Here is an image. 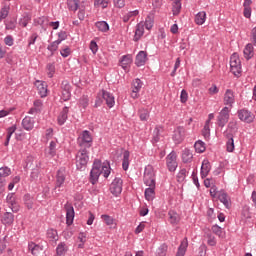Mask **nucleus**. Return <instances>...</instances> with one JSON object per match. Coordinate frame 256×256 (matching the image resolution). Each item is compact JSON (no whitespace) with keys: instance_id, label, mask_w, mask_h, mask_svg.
I'll return each instance as SVG.
<instances>
[{"instance_id":"nucleus-10","label":"nucleus","mask_w":256,"mask_h":256,"mask_svg":"<svg viewBox=\"0 0 256 256\" xmlns=\"http://www.w3.org/2000/svg\"><path fill=\"white\" fill-rule=\"evenodd\" d=\"M238 117L244 123H253V121L255 119V115L247 109L239 110L238 111Z\"/></svg>"},{"instance_id":"nucleus-23","label":"nucleus","mask_w":256,"mask_h":256,"mask_svg":"<svg viewBox=\"0 0 256 256\" xmlns=\"http://www.w3.org/2000/svg\"><path fill=\"white\" fill-rule=\"evenodd\" d=\"M210 172H211V163L209 160L205 159L203 160L201 165V171H200L201 178L205 179Z\"/></svg>"},{"instance_id":"nucleus-14","label":"nucleus","mask_w":256,"mask_h":256,"mask_svg":"<svg viewBox=\"0 0 256 256\" xmlns=\"http://www.w3.org/2000/svg\"><path fill=\"white\" fill-rule=\"evenodd\" d=\"M185 138V128L183 126H178L174 130L173 140L176 144H181Z\"/></svg>"},{"instance_id":"nucleus-29","label":"nucleus","mask_w":256,"mask_h":256,"mask_svg":"<svg viewBox=\"0 0 256 256\" xmlns=\"http://www.w3.org/2000/svg\"><path fill=\"white\" fill-rule=\"evenodd\" d=\"M254 46L252 43L246 44L244 48V57L247 61L251 60L254 57Z\"/></svg>"},{"instance_id":"nucleus-43","label":"nucleus","mask_w":256,"mask_h":256,"mask_svg":"<svg viewBox=\"0 0 256 256\" xmlns=\"http://www.w3.org/2000/svg\"><path fill=\"white\" fill-rule=\"evenodd\" d=\"M144 23V27L147 29V30H151L153 25H154V16L153 14H149V16H147L145 22Z\"/></svg>"},{"instance_id":"nucleus-21","label":"nucleus","mask_w":256,"mask_h":256,"mask_svg":"<svg viewBox=\"0 0 256 256\" xmlns=\"http://www.w3.org/2000/svg\"><path fill=\"white\" fill-rule=\"evenodd\" d=\"M133 63V58L131 55H123L120 59V66L124 71H128Z\"/></svg>"},{"instance_id":"nucleus-61","label":"nucleus","mask_w":256,"mask_h":256,"mask_svg":"<svg viewBox=\"0 0 256 256\" xmlns=\"http://www.w3.org/2000/svg\"><path fill=\"white\" fill-rule=\"evenodd\" d=\"M208 92L210 95H215L219 92V89L217 88V84H212L210 88L208 89Z\"/></svg>"},{"instance_id":"nucleus-62","label":"nucleus","mask_w":256,"mask_h":256,"mask_svg":"<svg viewBox=\"0 0 256 256\" xmlns=\"http://www.w3.org/2000/svg\"><path fill=\"white\" fill-rule=\"evenodd\" d=\"M250 40H252V44L256 47V27H254L250 33Z\"/></svg>"},{"instance_id":"nucleus-52","label":"nucleus","mask_w":256,"mask_h":256,"mask_svg":"<svg viewBox=\"0 0 256 256\" xmlns=\"http://www.w3.org/2000/svg\"><path fill=\"white\" fill-rule=\"evenodd\" d=\"M95 7L105 9L109 5V0H94Z\"/></svg>"},{"instance_id":"nucleus-20","label":"nucleus","mask_w":256,"mask_h":256,"mask_svg":"<svg viewBox=\"0 0 256 256\" xmlns=\"http://www.w3.org/2000/svg\"><path fill=\"white\" fill-rule=\"evenodd\" d=\"M47 240L52 244H57L59 241L58 231L54 228H49L46 232Z\"/></svg>"},{"instance_id":"nucleus-50","label":"nucleus","mask_w":256,"mask_h":256,"mask_svg":"<svg viewBox=\"0 0 256 256\" xmlns=\"http://www.w3.org/2000/svg\"><path fill=\"white\" fill-rule=\"evenodd\" d=\"M139 15V10H132L131 12H127L123 16V22L127 23L132 17H136Z\"/></svg>"},{"instance_id":"nucleus-49","label":"nucleus","mask_w":256,"mask_h":256,"mask_svg":"<svg viewBox=\"0 0 256 256\" xmlns=\"http://www.w3.org/2000/svg\"><path fill=\"white\" fill-rule=\"evenodd\" d=\"M68 9L71 11H77L79 7V0H67Z\"/></svg>"},{"instance_id":"nucleus-34","label":"nucleus","mask_w":256,"mask_h":256,"mask_svg":"<svg viewBox=\"0 0 256 256\" xmlns=\"http://www.w3.org/2000/svg\"><path fill=\"white\" fill-rule=\"evenodd\" d=\"M194 149L196 153H204L206 151V143L202 140H197L194 143Z\"/></svg>"},{"instance_id":"nucleus-12","label":"nucleus","mask_w":256,"mask_h":256,"mask_svg":"<svg viewBox=\"0 0 256 256\" xmlns=\"http://www.w3.org/2000/svg\"><path fill=\"white\" fill-rule=\"evenodd\" d=\"M167 167H168L170 172H175L176 171V169L178 167V163H177V154L175 153V151H172L167 156Z\"/></svg>"},{"instance_id":"nucleus-39","label":"nucleus","mask_w":256,"mask_h":256,"mask_svg":"<svg viewBox=\"0 0 256 256\" xmlns=\"http://www.w3.org/2000/svg\"><path fill=\"white\" fill-rule=\"evenodd\" d=\"M56 153H57V142L56 141H51L49 146H48L47 154L50 157H55Z\"/></svg>"},{"instance_id":"nucleus-63","label":"nucleus","mask_w":256,"mask_h":256,"mask_svg":"<svg viewBox=\"0 0 256 256\" xmlns=\"http://www.w3.org/2000/svg\"><path fill=\"white\" fill-rule=\"evenodd\" d=\"M167 253V247L166 246H161L158 251L156 256H166Z\"/></svg>"},{"instance_id":"nucleus-56","label":"nucleus","mask_w":256,"mask_h":256,"mask_svg":"<svg viewBox=\"0 0 256 256\" xmlns=\"http://www.w3.org/2000/svg\"><path fill=\"white\" fill-rule=\"evenodd\" d=\"M187 170L186 169H181L180 172H178V181L182 182L185 180V178L187 177Z\"/></svg>"},{"instance_id":"nucleus-47","label":"nucleus","mask_w":256,"mask_h":256,"mask_svg":"<svg viewBox=\"0 0 256 256\" xmlns=\"http://www.w3.org/2000/svg\"><path fill=\"white\" fill-rule=\"evenodd\" d=\"M202 135L205 139L210 138L211 129H210V121H206L204 128L202 130Z\"/></svg>"},{"instance_id":"nucleus-57","label":"nucleus","mask_w":256,"mask_h":256,"mask_svg":"<svg viewBox=\"0 0 256 256\" xmlns=\"http://www.w3.org/2000/svg\"><path fill=\"white\" fill-rule=\"evenodd\" d=\"M9 10H10V7L8 5H5L4 7H2L0 10L1 17L6 19V17L9 14Z\"/></svg>"},{"instance_id":"nucleus-46","label":"nucleus","mask_w":256,"mask_h":256,"mask_svg":"<svg viewBox=\"0 0 256 256\" xmlns=\"http://www.w3.org/2000/svg\"><path fill=\"white\" fill-rule=\"evenodd\" d=\"M138 115H139L140 121H148L149 116H150L149 111L144 108H142L138 111Z\"/></svg>"},{"instance_id":"nucleus-51","label":"nucleus","mask_w":256,"mask_h":256,"mask_svg":"<svg viewBox=\"0 0 256 256\" xmlns=\"http://www.w3.org/2000/svg\"><path fill=\"white\" fill-rule=\"evenodd\" d=\"M212 232L215 235H217L219 238H224L223 230L219 225L217 224L212 225Z\"/></svg>"},{"instance_id":"nucleus-32","label":"nucleus","mask_w":256,"mask_h":256,"mask_svg":"<svg viewBox=\"0 0 256 256\" xmlns=\"http://www.w3.org/2000/svg\"><path fill=\"white\" fill-rule=\"evenodd\" d=\"M188 248V240L183 239L180 243V247H178V252H176V256H185Z\"/></svg>"},{"instance_id":"nucleus-18","label":"nucleus","mask_w":256,"mask_h":256,"mask_svg":"<svg viewBox=\"0 0 256 256\" xmlns=\"http://www.w3.org/2000/svg\"><path fill=\"white\" fill-rule=\"evenodd\" d=\"M65 210H66V224L68 226H71V225H73L74 216H75L73 205L66 204Z\"/></svg>"},{"instance_id":"nucleus-1","label":"nucleus","mask_w":256,"mask_h":256,"mask_svg":"<svg viewBox=\"0 0 256 256\" xmlns=\"http://www.w3.org/2000/svg\"><path fill=\"white\" fill-rule=\"evenodd\" d=\"M143 181L149 188L145 189L144 195L148 202H152L155 199V188H156V176L154 168L148 165L144 170Z\"/></svg>"},{"instance_id":"nucleus-42","label":"nucleus","mask_w":256,"mask_h":256,"mask_svg":"<svg viewBox=\"0 0 256 256\" xmlns=\"http://www.w3.org/2000/svg\"><path fill=\"white\" fill-rule=\"evenodd\" d=\"M16 129H17V128H16V125H13V126H11V127H9V128L7 129L6 141H5V143H4V145H5L6 147L9 145V141H10L12 135L16 132Z\"/></svg>"},{"instance_id":"nucleus-27","label":"nucleus","mask_w":256,"mask_h":256,"mask_svg":"<svg viewBox=\"0 0 256 256\" xmlns=\"http://www.w3.org/2000/svg\"><path fill=\"white\" fill-rule=\"evenodd\" d=\"M35 125V120L34 118H31L29 116H26L23 121H22V127L26 131H32Z\"/></svg>"},{"instance_id":"nucleus-15","label":"nucleus","mask_w":256,"mask_h":256,"mask_svg":"<svg viewBox=\"0 0 256 256\" xmlns=\"http://www.w3.org/2000/svg\"><path fill=\"white\" fill-rule=\"evenodd\" d=\"M34 85L36 86L38 94L41 98L47 97V94H48L47 82H42L41 80H36Z\"/></svg>"},{"instance_id":"nucleus-6","label":"nucleus","mask_w":256,"mask_h":256,"mask_svg":"<svg viewBox=\"0 0 256 256\" xmlns=\"http://www.w3.org/2000/svg\"><path fill=\"white\" fill-rule=\"evenodd\" d=\"M230 68L234 76L240 77L242 73L241 60L237 53L232 54L230 57Z\"/></svg>"},{"instance_id":"nucleus-38","label":"nucleus","mask_w":256,"mask_h":256,"mask_svg":"<svg viewBox=\"0 0 256 256\" xmlns=\"http://www.w3.org/2000/svg\"><path fill=\"white\" fill-rule=\"evenodd\" d=\"M62 88L64 89L63 95H66L65 100H69V98L71 97V86L69 82H67V80H64L62 82Z\"/></svg>"},{"instance_id":"nucleus-40","label":"nucleus","mask_w":256,"mask_h":256,"mask_svg":"<svg viewBox=\"0 0 256 256\" xmlns=\"http://www.w3.org/2000/svg\"><path fill=\"white\" fill-rule=\"evenodd\" d=\"M60 44H61L60 41L55 40L54 42L50 43V44L47 46V50L50 51L51 56H54L55 51H58Z\"/></svg>"},{"instance_id":"nucleus-55","label":"nucleus","mask_w":256,"mask_h":256,"mask_svg":"<svg viewBox=\"0 0 256 256\" xmlns=\"http://www.w3.org/2000/svg\"><path fill=\"white\" fill-rule=\"evenodd\" d=\"M88 105H89V98H88V96L81 97L80 100H79V106L83 107L84 109H86Z\"/></svg>"},{"instance_id":"nucleus-60","label":"nucleus","mask_w":256,"mask_h":256,"mask_svg":"<svg viewBox=\"0 0 256 256\" xmlns=\"http://www.w3.org/2000/svg\"><path fill=\"white\" fill-rule=\"evenodd\" d=\"M4 42L6 45H8V47H12V45L14 44V39L11 35H8L5 37Z\"/></svg>"},{"instance_id":"nucleus-24","label":"nucleus","mask_w":256,"mask_h":256,"mask_svg":"<svg viewBox=\"0 0 256 256\" xmlns=\"http://www.w3.org/2000/svg\"><path fill=\"white\" fill-rule=\"evenodd\" d=\"M69 114V107H64L57 117V123L59 126H64Z\"/></svg>"},{"instance_id":"nucleus-16","label":"nucleus","mask_w":256,"mask_h":256,"mask_svg":"<svg viewBox=\"0 0 256 256\" xmlns=\"http://www.w3.org/2000/svg\"><path fill=\"white\" fill-rule=\"evenodd\" d=\"M6 202L9 205L10 209L13 213H17L19 211V205L17 203L16 197L14 193H9L6 198Z\"/></svg>"},{"instance_id":"nucleus-19","label":"nucleus","mask_w":256,"mask_h":256,"mask_svg":"<svg viewBox=\"0 0 256 256\" xmlns=\"http://www.w3.org/2000/svg\"><path fill=\"white\" fill-rule=\"evenodd\" d=\"M218 199L226 207V209L231 208V198L224 190L219 191Z\"/></svg>"},{"instance_id":"nucleus-31","label":"nucleus","mask_w":256,"mask_h":256,"mask_svg":"<svg viewBox=\"0 0 256 256\" xmlns=\"http://www.w3.org/2000/svg\"><path fill=\"white\" fill-rule=\"evenodd\" d=\"M130 166V151L125 150L123 152L122 168L124 171H127Z\"/></svg>"},{"instance_id":"nucleus-54","label":"nucleus","mask_w":256,"mask_h":256,"mask_svg":"<svg viewBox=\"0 0 256 256\" xmlns=\"http://www.w3.org/2000/svg\"><path fill=\"white\" fill-rule=\"evenodd\" d=\"M9 175H11V169L10 168H8L6 166L0 168V179L1 178H6Z\"/></svg>"},{"instance_id":"nucleus-53","label":"nucleus","mask_w":256,"mask_h":256,"mask_svg":"<svg viewBox=\"0 0 256 256\" xmlns=\"http://www.w3.org/2000/svg\"><path fill=\"white\" fill-rule=\"evenodd\" d=\"M46 69H47V75H48V77H49V78H53V77H54V74H55V71H56L55 65L52 64V63H49V64H47Z\"/></svg>"},{"instance_id":"nucleus-64","label":"nucleus","mask_w":256,"mask_h":256,"mask_svg":"<svg viewBox=\"0 0 256 256\" xmlns=\"http://www.w3.org/2000/svg\"><path fill=\"white\" fill-rule=\"evenodd\" d=\"M42 107H43V102H42L41 100H36V101H34V108H35L37 111L41 112Z\"/></svg>"},{"instance_id":"nucleus-13","label":"nucleus","mask_w":256,"mask_h":256,"mask_svg":"<svg viewBox=\"0 0 256 256\" xmlns=\"http://www.w3.org/2000/svg\"><path fill=\"white\" fill-rule=\"evenodd\" d=\"M143 87V82H141V79L136 78L132 82V93L131 97L133 99L139 98V92L141 91V88Z\"/></svg>"},{"instance_id":"nucleus-58","label":"nucleus","mask_w":256,"mask_h":256,"mask_svg":"<svg viewBox=\"0 0 256 256\" xmlns=\"http://www.w3.org/2000/svg\"><path fill=\"white\" fill-rule=\"evenodd\" d=\"M159 140H160V130L158 127H156L153 132V142L157 143L159 142Z\"/></svg>"},{"instance_id":"nucleus-8","label":"nucleus","mask_w":256,"mask_h":256,"mask_svg":"<svg viewBox=\"0 0 256 256\" xmlns=\"http://www.w3.org/2000/svg\"><path fill=\"white\" fill-rule=\"evenodd\" d=\"M78 144L81 148L89 149L92 146V136L88 130H84L78 138Z\"/></svg>"},{"instance_id":"nucleus-59","label":"nucleus","mask_w":256,"mask_h":256,"mask_svg":"<svg viewBox=\"0 0 256 256\" xmlns=\"http://www.w3.org/2000/svg\"><path fill=\"white\" fill-rule=\"evenodd\" d=\"M67 38V32L66 31H60L58 33V39L57 41H59V43H62L63 41H65Z\"/></svg>"},{"instance_id":"nucleus-3","label":"nucleus","mask_w":256,"mask_h":256,"mask_svg":"<svg viewBox=\"0 0 256 256\" xmlns=\"http://www.w3.org/2000/svg\"><path fill=\"white\" fill-rule=\"evenodd\" d=\"M66 177L67 171L64 168L59 169L56 175L55 188L53 190V193H55V195H60V193L64 191L63 186L65 184Z\"/></svg>"},{"instance_id":"nucleus-26","label":"nucleus","mask_w":256,"mask_h":256,"mask_svg":"<svg viewBox=\"0 0 256 256\" xmlns=\"http://www.w3.org/2000/svg\"><path fill=\"white\" fill-rule=\"evenodd\" d=\"M146 61H147V53L145 51H140L136 55L135 65L137 67H143L145 66Z\"/></svg>"},{"instance_id":"nucleus-17","label":"nucleus","mask_w":256,"mask_h":256,"mask_svg":"<svg viewBox=\"0 0 256 256\" xmlns=\"http://www.w3.org/2000/svg\"><path fill=\"white\" fill-rule=\"evenodd\" d=\"M223 102L230 109L233 107V105L235 103V94H234V92L232 90H230V89L226 90V92L224 94Z\"/></svg>"},{"instance_id":"nucleus-22","label":"nucleus","mask_w":256,"mask_h":256,"mask_svg":"<svg viewBox=\"0 0 256 256\" xmlns=\"http://www.w3.org/2000/svg\"><path fill=\"white\" fill-rule=\"evenodd\" d=\"M144 34H145V23L140 22L136 25L135 35L133 40L135 42H138L141 39V37H143Z\"/></svg>"},{"instance_id":"nucleus-11","label":"nucleus","mask_w":256,"mask_h":256,"mask_svg":"<svg viewBox=\"0 0 256 256\" xmlns=\"http://www.w3.org/2000/svg\"><path fill=\"white\" fill-rule=\"evenodd\" d=\"M224 137L227 139L226 141L227 152L232 153L235 150L234 133H232L230 130H226L224 131Z\"/></svg>"},{"instance_id":"nucleus-48","label":"nucleus","mask_w":256,"mask_h":256,"mask_svg":"<svg viewBox=\"0 0 256 256\" xmlns=\"http://www.w3.org/2000/svg\"><path fill=\"white\" fill-rule=\"evenodd\" d=\"M102 221L106 224V226H113L114 225V218L108 214L101 215Z\"/></svg>"},{"instance_id":"nucleus-33","label":"nucleus","mask_w":256,"mask_h":256,"mask_svg":"<svg viewBox=\"0 0 256 256\" xmlns=\"http://www.w3.org/2000/svg\"><path fill=\"white\" fill-rule=\"evenodd\" d=\"M67 250H69V248L67 247V244L65 242H61L56 247V254L58 256H65L67 253Z\"/></svg>"},{"instance_id":"nucleus-35","label":"nucleus","mask_w":256,"mask_h":256,"mask_svg":"<svg viewBox=\"0 0 256 256\" xmlns=\"http://www.w3.org/2000/svg\"><path fill=\"white\" fill-rule=\"evenodd\" d=\"M206 20H207V13L206 12H198L195 15V23L197 25L205 24Z\"/></svg>"},{"instance_id":"nucleus-25","label":"nucleus","mask_w":256,"mask_h":256,"mask_svg":"<svg viewBox=\"0 0 256 256\" xmlns=\"http://www.w3.org/2000/svg\"><path fill=\"white\" fill-rule=\"evenodd\" d=\"M102 98L104 101H106V105H108L109 108H113L115 105V97L110 92H107L105 90H102Z\"/></svg>"},{"instance_id":"nucleus-9","label":"nucleus","mask_w":256,"mask_h":256,"mask_svg":"<svg viewBox=\"0 0 256 256\" xmlns=\"http://www.w3.org/2000/svg\"><path fill=\"white\" fill-rule=\"evenodd\" d=\"M230 111L231 109L229 107H224L219 115H218V118H217V121H218V126L220 128H224V126L226 125V123H228L229 121V117H230Z\"/></svg>"},{"instance_id":"nucleus-2","label":"nucleus","mask_w":256,"mask_h":256,"mask_svg":"<svg viewBox=\"0 0 256 256\" xmlns=\"http://www.w3.org/2000/svg\"><path fill=\"white\" fill-rule=\"evenodd\" d=\"M104 175L105 178H108L109 175L111 174V167L109 163H104L102 164L101 161L95 160L93 164V168L90 172V182L95 185L98 180L100 175Z\"/></svg>"},{"instance_id":"nucleus-36","label":"nucleus","mask_w":256,"mask_h":256,"mask_svg":"<svg viewBox=\"0 0 256 256\" xmlns=\"http://www.w3.org/2000/svg\"><path fill=\"white\" fill-rule=\"evenodd\" d=\"M28 247H29L30 252H32V255H34V256H38L40 254V252L43 250V247H41L33 242H30Z\"/></svg>"},{"instance_id":"nucleus-7","label":"nucleus","mask_w":256,"mask_h":256,"mask_svg":"<svg viewBox=\"0 0 256 256\" xmlns=\"http://www.w3.org/2000/svg\"><path fill=\"white\" fill-rule=\"evenodd\" d=\"M109 191L114 197H119L123 191V179L115 177L110 184Z\"/></svg>"},{"instance_id":"nucleus-44","label":"nucleus","mask_w":256,"mask_h":256,"mask_svg":"<svg viewBox=\"0 0 256 256\" xmlns=\"http://www.w3.org/2000/svg\"><path fill=\"white\" fill-rule=\"evenodd\" d=\"M96 27L98 28L99 31L101 32H108L110 27L109 24L105 21H99L96 23Z\"/></svg>"},{"instance_id":"nucleus-41","label":"nucleus","mask_w":256,"mask_h":256,"mask_svg":"<svg viewBox=\"0 0 256 256\" xmlns=\"http://www.w3.org/2000/svg\"><path fill=\"white\" fill-rule=\"evenodd\" d=\"M182 9V3L181 0H174L172 12L174 16H178L180 14V11Z\"/></svg>"},{"instance_id":"nucleus-4","label":"nucleus","mask_w":256,"mask_h":256,"mask_svg":"<svg viewBox=\"0 0 256 256\" xmlns=\"http://www.w3.org/2000/svg\"><path fill=\"white\" fill-rule=\"evenodd\" d=\"M27 168H32V173H30V179H32L33 181L38 180L39 178V169L41 167V163L37 160H35V158H32V156H29L27 158Z\"/></svg>"},{"instance_id":"nucleus-28","label":"nucleus","mask_w":256,"mask_h":256,"mask_svg":"<svg viewBox=\"0 0 256 256\" xmlns=\"http://www.w3.org/2000/svg\"><path fill=\"white\" fill-rule=\"evenodd\" d=\"M183 163H191L193 160V152L189 148H184L181 154Z\"/></svg>"},{"instance_id":"nucleus-30","label":"nucleus","mask_w":256,"mask_h":256,"mask_svg":"<svg viewBox=\"0 0 256 256\" xmlns=\"http://www.w3.org/2000/svg\"><path fill=\"white\" fill-rule=\"evenodd\" d=\"M1 222L5 226H11L14 223V215L11 212H5L1 218Z\"/></svg>"},{"instance_id":"nucleus-45","label":"nucleus","mask_w":256,"mask_h":256,"mask_svg":"<svg viewBox=\"0 0 256 256\" xmlns=\"http://www.w3.org/2000/svg\"><path fill=\"white\" fill-rule=\"evenodd\" d=\"M24 202H25V206L27 207L28 210L33 209L34 199L30 196V194H26L24 196Z\"/></svg>"},{"instance_id":"nucleus-37","label":"nucleus","mask_w":256,"mask_h":256,"mask_svg":"<svg viewBox=\"0 0 256 256\" xmlns=\"http://www.w3.org/2000/svg\"><path fill=\"white\" fill-rule=\"evenodd\" d=\"M169 221L172 225H177L180 222V216L177 212L171 210L169 211Z\"/></svg>"},{"instance_id":"nucleus-5","label":"nucleus","mask_w":256,"mask_h":256,"mask_svg":"<svg viewBox=\"0 0 256 256\" xmlns=\"http://www.w3.org/2000/svg\"><path fill=\"white\" fill-rule=\"evenodd\" d=\"M88 161H89V156H88L87 148H81L76 155L77 169L82 170L83 168H85Z\"/></svg>"}]
</instances>
